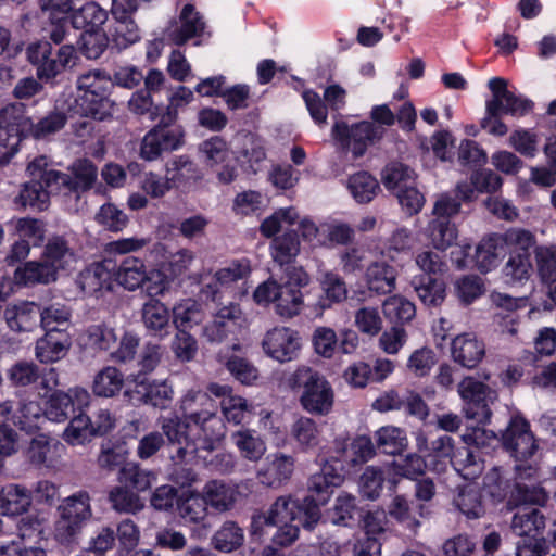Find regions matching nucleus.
Listing matches in <instances>:
<instances>
[{"instance_id":"obj_61","label":"nucleus","mask_w":556,"mask_h":556,"mask_svg":"<svg viewBox=\"0 0 556 556\" xmlns=\"http://www.w3.org/2000/svg\"><path fill=\"white\" fill-rule=\"evenodd\" d=\"M112 38L119 48H127L140 39L139 28L131 15L114 16Z\"/></svg>"},{"instance_id":"obj_13","label":"nucleus","mask_w":556,"mask_h":556,"mask_svg":"<svg viewBox=\"0 0 556 556\" xmlns=\"http://www.w3.org/2000/svg\"><path fill=\"white\" fill-rule=\"evenodd\" d=\"M184 131L180 127H153L142 139L140 155L147 161H154L164 152L178 149L182 143Z\"/></svg>"},{"instance_id":"obj_15","label":"nucleus","mask_w":556,"mask_h":556,"mask_svg":"<svg viewBox=\"0 0 556 556\" xmlns=\"http://www.w3.org/2000/svg\"><path fill=\"white\" fill-rule=\"evenodd\" d=\"M488 86L492 92V98L488 102L495 103L496 110L501 115L508 114L520 117L532 110L533 103L509 91L507 81L504 78L494 77L489 80Z\"/></svg>"},{"instance_id":"obj_24","label":"nucleus","mask_w":556,"mask_h":556,"mask_svg":"<svg viewBox=\"0 0 556 556\" xmlns=\"http://www.w3.org/2000/svg\"><path fill=\"white\" fill-rule=\"evenodd\" d=\"M8 378L14 387H27L40 382L46 390L56 386L54 369L49 375H42L39 367L33 362L21 361L13 364L8 370Z\"/></svg>"},{"instance_id":"obj_31","label":"nucleus","mask_w":556,"mask_h":556,"mask_svg":"<svg viewBox=\"0 0 556 556\" xmlns=\"http://www.w3.org/2000/svg\"><path fill=\"white\" fill-rule=\"evenodd\" d=\"M343 481L342 475L330 464H325L320 470L314 473L308 481V491L316 495H309L318 505L327 503L332 489Z\"/></svg>"},{"instance_id":"obj_60","label":"nucleus","mask_w":556,"mask_h":556,"mask_svg":"<svg viewBox=\"0 0 556 556\" xmlns=\"http://www.w3.org/2000/svg\"><path fill=\"white\" fill-rule=\"evenodd\" d=\"M199 151L206 166L215 168L229 159L227 142L218 136H214L199 146Z\"/></svg>"},{"instance_id":"obj_5","label":"nucleus","mask_w":556,"mask_h":556,"mask_svg":"<svg viewBox=\"0 0 556 556\" xmlns=\"http://www.w3.org/2000/svg\"><path fill=\"white\" fill-rule=\"evenodd\" d=\"M257 304H274L275 313L283 319L299 315L303 307V294L300 289L279 285L275 279L261 283L253 293Z\"/></svg>"},{"instance_id":"obj_54","label":"nucleus","mask_w":556,"mask_h":556,"mask_svg":"<svg viewBox=\"0 0 556 556\" xmlns=\"http://www.w3.org/2000/svg\"><path fill=\"white\" fill-rule=\"evenodd\" d=\"M428 236L437 250L445 251L456 241L457 229L451 220L434 217L429 222Z\"/></svg>"},{"instance_id":"obj_52","label":"nucleus","mask_w":556,"mask_h":556,"mask_svg":"<svg viewBox=\"0 0 556 556\" xmlns=\"http://www.w3.org/2000/svg\"><path fill=\"white\" fill-rule=\"evenodd\" d=\"M67 119V114L55 108L37 123H30L29 132L35 139H47L61 131L65 127Z\"/></svg>"},{"instance_id":"obj_27","label":"nucleus","mask_w":556,"mask_h":556,"mask_svg":"<svg viewBox=\"0 0 556 556\" xmlns=\"http://www.w3.org/2000/svg\"><path fill=\"white\" fill-rule=\"evenodd\" d=\"M549 500L548 492L540 483L514 482L509 492L507 506L509 509L523 506H545Z\"/></svg>"},{"instance_id":"obj_34","label":"nucleus","mask_w":556,"mask_h":556,"mask_svg":"<svg viewBox=\"0 0 556 556\" xmlns=\"http://www.w3.org/2000/svg\"><path fill=\"white\" fill-rule=\"evenodd\" d=\"M454 469L466 480L478 478L484 469V460L478 447H458L451 459Z\"/></svg>"},{"instance_id":"obj_39","label":"nucleus","mask_w":556,"mask_h":556,"mask_svg":"<svg viewBox=\"0 0 556 556\" xmlns=\"http://www.w3.org/2000/svg\"><path fill=\"white\" fill-rule=\"evenodd\" d=\"M58 271L53 265L41 261H31L24 264L15 271V278L24 285L43 283L48 285L56 280Z\"/></svg>"},{"instance_id":"obj_57","label":"nucleus","mask_w":556,"mask_h":556,"mask_svg":"<svg viewBox=\"0 0 556 556\" xmlns=\"http://www.w3.org/2000/svg\"><path fill=\"white\" fill-rule=\"evenodd\" d=\"M71 309L60 303L40 309L39 321L46 332L67 330L71 323Z\"/></svg>"},{"instance_id":"obj_22","label":"nucleus","mask_w":556,"mask_h":556,"mask_svg":"<svg viewBox=\"0 0 556 556\" xmlns=\"http://www.w3.org/2000/svg\"><path fill=\"white\" fill-rule=\"evenodd\" d=\"M473 200V189L466 182H458L455 189L443 192L437 197L433 204L432 215L439 218L451 219L460 212L463 202Z\"/></svg>"},{"instance_id":"obj_40","label":"nucleus","mask_w":556,"mask_h":556,"mask_svg":"<svg viewBox=\"0 0 556 556\" xmlns=\"http://www.w3.org/2000/svg\"><path fill=\"white\" fill-rule=\"evenodd\" d=\"M156 480V473L142 468L137 463H127L118 471V482L135 492H143L151 488Z\"/></svg>"},{"instance_id":"obj_9","label":"nucleus","mask_w":556,"mask_h":556,"mask_svg":"<svg viewBox=\"0 0 556 556\" xmlns=\"http://www.w3.org/2000/svg\"><path fill=\"white\" fill-rule=\"evenodd\" d=\"M264 353L279 362L288 363L298 358L302 348L300 333L290 327H274L262 340Z\"/></svg>"},{"instance_id":"obj_43","label":"nucleus","mask_w":556,"mask_h":556,"mask_svg":"<svg viewBox=\"0 0 556 556\" xmlns=\"http://www.w3.org/2000/svg\"><path fill=\"white\" fill-rule=\"evenodd\" d=\"M531 271V253L526 252H509L508 260L502 268L503 279L507 285L528 280Z\"/></svg>"},{"instance_id":"obj_46","label":"nucleus","mask_w":556,"mask_h":556,"mask_svg":"<svg viewBox=\"0 0 556 556\" xmlns=\"http://www.w3.org/2000/svg\"><path fill=\"white\" fill-rule=\"evenodd\" d=\"M147 277L144 263L137 257L125 258L116 273L117 282L130 291L141 287Z\"/></svg>"},{"instance_id":"obj_32","label":"nucleus","mask_w":556,"mask_h":556,"mask_svg":"<svg viewBox=\"0 0 556 556\" xmlns=\"http://www.w3.org/2000/svg\"><path fill=\"white\" fill-rule=\"evenodd\" d=\"M40 307L33 302L10 305L4 311V319L13 331H31L38 325Z\"/></svg>"},{"instance_id":"obj_55","label":"nucleus","mask_w":556,"mask_h":556,"mask_svg":"<svg viewBox=\"0 0 556 556\" xmlns=\"http://www.w3.org/2000/svg\"><path fill=\"white\" fill-rule=\"evenodd\" d=\"M300 252V241L295 232H286L271 242V256L280 266L291 264Z\"/></svg>"},{"instance_id":"obj_19","label":"nucleus","mask_w":556,"mask_h":556,"mask_svg":"<svg viewBox=\"0 0 556 556\" xmlns=\"http://www.w3.org/2000/svg\"><path fill=\"white\" fill-rule=\"evenodd\" d=\"M128 382L135 384L134 392L137 394V400L144 404L164 409L172 401L173 389L165 381L149 382L143 375L137 374L130 375Z\"/></svg>"},{"instance_id":"obj_33","label":"nucleus","mask_w":556,"mask_h":556,"mask_svg":"<svg viewBox=\"0 0 556 556\" xmlns=\"http://www.w3.org/2000/svg\"><path fill=\"white\" fill-rule=\"evenodd\" d=\"M251 273V264L247 258L231 262L228 266L220 268L214 274L215 282L205 285L201 292L216 302L218 298L217 283L226 286L238 280L245 279Z\"/></svg>"},{"instance_id":"obj_3","label":"nucleus","mask_w":556,"mask_h":556,"mask_svg":"<svg viewBox=\"0 0 556 556\" xmlns=\"http://www.w3.org/2000/svg\"><path fill=\"white\" fill-rule=\"evenodd\" d=\"M91 497L80 490L65 497L58 507V519L54 522V539L63 544L75 543L86 523L92 518Z\"/></svg>"},{"instance_id":"obj_36","label":"nucleus","mask_w":556,"mask_h":556,"mask_svg":"<svg viewBox=\"0 0 556 556\" xmlns=\"http://www.w3.org/2000/svg\"><path fill=\"white\" fill-rule=\"evenodd\" d=\"M31 504L30 491L20 484H8L0 490V513L16 516L28 510Z\"/></svg>"},{"instance_id":"obj_58","label":"nucleus","mask_w":556,"mask_h":556,"mask_svg":"<svg viewBox=\"0 0 556 556\" xmlns=\"http://www.w3.org/2000/svg\"><path fill=\"white\" fill-rule=\"evenodd\" d=\"M212 404L207 392L200 389H189L180 400V410L182 417L193 421L198 416H202L203 412H208V405Z\"/></svg>"},{"instance_id":"obj_38","label":"nucleus","mask_w":556,"mask_h":556,"mask_svg":"<svg viewBox=\"0 0 556 556\" xmlns=\"http://www.w3.org/2000/svg\"><path fill=\"white\" fill-rule=\"evenodd\" d=\"M14 203L22 208L30 207L34 211H45L50 204L49 191L40 180H30L21 186Z\"/></svg>"},{"instance_id":"obj_37","label":"nucleus","mask_w":556,"mask_h":556,"mask_svg":"<svg viewBox=\"0 0 556 556\" xmlns=\"http://www.w3.org/2000/svg\"><path fill=\"white\" fill-rule=\"evenodd\" d=\"M505 253L503 240L497 235L483 238L476 248L475 263L478 270L489 273L498 264Z\"/></svg>"},{"instance_id":"obj_21","label":"nucleus","mask_w":556,"mask_h":556,"mask_svg":"<svg viewBox=\"0 0 556 556\" xmlns=\"http://www.w3.org/2000/svg\"><path fill=\"white\" fill-rule=\"evenodd\" d=\"M72 346L67 330L50 331L37 340L35 355L41 363L49 364L64 358Z\"/></svg>"},{"instance_id":"obj_51","label":"nucleus","mask_w":556,"mask_h":556,"mask_svg":"<svg viewBox=\"0 0 556 556\" xmlns=\"http://www.w3.org/2000/svg\"><path fill=\"white\" fill-rule=\"evenodd\" d=\"M123 384L122 372L113 366H108L96 375L92 391L97 396L112 397L122 390Z\"/></svg>"},{"instance_id":"obj_44","label":"nucleus","mask_w":556,"mask_h":556,"mask_svg":"<svg viewBox=\"0 0 556 556\" xmlns=\"http://www.w3.org/2000/svg\"><path fill=\"white\" fill-rule=\"evenodd\" d=\"M244 541L243 530L232 520L225 521L214 533L211 544L220 553H231L238 549Z\"/></svg>"},{"instance_id":"obj_42","label":"nucleus","mask_w":556,"mask_h":556,"mask_svg":"<svg viewBox=\"0 0 556 556\" xmlns=\"http://www.w3.org/2000/svg\"><path fill=\"white\" fill-rule=\"evenodd\" d=\"M42 258L53 265L56 271L65 267L74 260V251L63 236H51L42 253Z\"/></svg>"},{"instance_id":"obj_1","label":"nucleus","mask_w":556,"mask_h":556,"mask_svg":"<svg viewBox=\"0 0 556 556\" xmlns=\"http://www.w3.org/2000/svg\"><path fill=\"white\" fill-rule=\"evenodd\" d=\"M285 384L291 391L302 390L299 402L306 413L324 417L332 412L334 391L330 382L311 367H298L286 377Z\"/></svg>"},{"instance_id":"obj_12","label":"nucleus","mask_w":556,"mask_h":556,"mask_svg":"<svg viewBox=\"0 0 556 556\" xmlns=\"http://www.w3.org/2000/svg\"><path fill=\"white\" fill-rule=\"evenodd\" d=\"M192 425L198 429L197 437L193 438L197 446L195 457L206 462V457L201 453H211L218 446L226 434L225 425L214 410L203 412L202 416H198L192 421Z\"/></svg>"},{"instance_id":"obj_62","label":"nucleus","mask_w":556,"mask_h":556,"mask_svg":"<svg viewBox=\"0 0 556 556\" xmlns=\"http://www.w3.org/2000/svg\"><path fill=\"white\" fill-rule=\"evenodd\" d=\"M455 506L469 518H479L483 513L481 493L478 488L467 485L454 497Z\"/></svg>"},{"instance_id":"obj_14","label":"nucleus","mask_w":556,"mask_h":556,"mask_svg":"<svg viewBox=\"0 0 556 556\" xmlns=\"http://www.w3.org/2000/svg\"><path fill=\"white\" fill-rule=\"evenodd\" d=\"M0 416L5 420L12 419L21 430L33 433L42 428L46 416L40 404L36 401L22 400L16 409L11 402L0 404Z\"/></svg>"},{"instance_id":"obj_64","label":"nucleus","mask_w":556,"mask_h":556,"mask_svg":"<svg viewBox=\"0 0 556 556\" xmlns=\"http://www.w3.org/2000/svg\"><path fill=\"white\" fill-rule=\"evenodd\" d=\"M88 422V415L79 414L74 417L63 432V440L72 446L84 445L90 442L93 434Z\"/></svg>"},{"instance_id":"obj_11","label":"nucleus","mask_w":556,"mask_h":556,"mask_svg":"<svg viewBox=\"0 0 556 556\" xmlns=\"http://www.w3.org/2000/svg\"><path fill=\"white\" fill-rule=\"evenodd\" d=\"M387 513L403 528L417 533L421 527V520L431 516L430 507L418 505L405 494L395 493L387 505Z\"/></svg>"},{"instance_id":"obj_20","label":"nucleus","mask_w":556,"mask_h":556,"mask_svg":"<svg viewBox=\"0 0 556 556\" xmlns=\"http://www.w3.org/2000/svg\"><path fill=\"white\" fill-rule=\"evenodd\" d=\"M293 469L292 456L276 453L266 458L265 464L257 471V478L263 485L279 488L291 478Z\"/></svg>"},{"instance_id":"obj_23","label":"nucleus","mask_w":556,"mask_h":556,"mask_svg":"<svg viewBox=\"0 0 556 556\" xmlns=\"http://www.w3.org/2000/svg\"><path fill=\"white\" fill-rule=\"evenodd\" d=\"M141 321L152 337L164 339L170 333L169 311L164 303L156 299H151L142 305Z\"/></svg>"},{"instance_id":"obj_18","label":"nucleus","mask_w":556,"mask_h":556,"mask_svg":"<svg viewBox=\"0 0 556 556\" xmlns=\"http://www.w3.org/2000/svg\"><path fill=\"white\" fill-rule=\"evenodd\" d=\"M451 354L455 363L472 369L483 359L485 345L475 333L465 332L453 339Z\"/></svg>"},{"instance_id":"obj_26","label":"nucleus","mask_w":556,"mask_h":556,"mask_svg":"<svg viewBox=\"0 0 556 556\" xmlns=\"http://www.w3.org/2000/svg\"><path fill=\"white\" fill-rule=\"evenodd\" d=\"M26 54L30 64L36 67L38 79L50 80L60 74L56 58L50 42L39 41L31 43L28 46Z\"/></svg>"},{"instance_id":"obj_2","label":"nucleus","mask_w":556,"mask_h":556,"mask_svg":"<svg viewBox=\"0 0 556 556\" xmlns=\"http://www.w3.org/2000/svg\"><path fill=\"white\" fill-rule=\"evenodd\" d=\"M320 518L318 505L312 497H305L300 504L290 495H282L271 504L266 513L253 517L252 534L263 536L271 525L299 522L306 529H313Z\"/></svg>"},{"instance_id":"obj_17","label":"nucleus","mask_w":556,"mask_h":556,"mask_svg":"<svg viewBox=\"0 0 556 556\" xmlns=\"http://www.w3.org/2000/svg\"><path fill=\"white\" fill-rule=\"evenodd\" d=\"M204 28L203 17L192 4L188 3L182 8L178 21L172 22L166 33L169 40L180 46L189 39L202 35Z\"/></svg>"},{"instance_id":"obj_41","label":"nucleus","mask_w":556,"mask_h":556,"mask_svg":"<svg viewBox=\"0 0 556 556\" xmlns=\"http://www.w3.org/2000/svg\"><path fill=\"white\" fill-rule=\"evenodd\" d=\"M231 440L240 455L250 462L260 460L266 452L264 440L253 430H238L231 434Z\"/></svg>"},{"instance_id":"obj_30","label":"nucleus","mask_w":556,"mask_h":556,"mask_svg":"<svg viewBox=\"0 0 556 556\" xmlns=\"http://www.w3.org/2000/svg\"><path fill=\"white\" fill-rule=\"evenodd\" d=\"M397 270L384 261L372 262L365 271L368 289L377 294H389L396 287Z\"/></svg>"},{"instance_id":"obj_16","label":"nucleus","mask_w":556,"mask_h":556,"mask_svg":"<svg viewBox=\"0 0 556 556\" xmlns=\"http://www.w3.org/2000/svg\"><path fill=\"white\" fill-rule=\"evenodd\" d=\"M241 483H227L223 480H211L206 482L202 494L207 503L218 513L231 510L242 497Z\"/></svg>"},{"instance_id":"obj_6","label":"nucleus","mask_w":556,"mask_h":556,"mask_svg":"<svg viewBox=\"0 0 556 556\" xmlns=\"http://www.w3.org/2000/svg\"><path fill=\"white\" fill-rule=\"evenodd\" d=\"M457 391L464 401L463 412L467 419L478 424L490 421L492 416L490 404L497 399L494 390L472 377H466L458 383Z\"/></svg>"},{"instance_id":"obj_10","label":"nucleus","mask_w":556,"mask_h":556,"mask_svg":"<svg viewBox=\"0 0 556 556\" xmlns=\"http://www.w3.org/2000/svg\"><path fill=\"white\" fill-rule=\"evenodd\" d=\"M504 448L517 460L527 462L536 450L538 444L533 433L530 431L529 424L519 417L510 420L508 427L502 434Z\"/></svg>"},{"instance_id":"obj_47","label":"nucleus","mask_w":556,"mask_h":556,"mask_svg":"<svg viewBox=\"0 0 556 556\" xmlns=\"http://www.w3.org/2000/svg\"><path fill=\"white\" fill-rule=\"evenodd\" d=\"M376 444L390 455L401 454L408 446L406 431L395 426H383L375 432Z\"/></svg>"},{"instance_id":"obj_59","label":"nucleus","mask_w":556,"mask_h":556,"mask_svg":"<svg viewBox=\"0 0 556 556\" xmlns=\"http://www.w3.org/2000/svg\"><path fill=\"white\" fill-rule=\"evenodd\" d=\"M78 50L90 60L99 59L105 51L109 38L102 29H87L78 40Z\"/></svg>"},{"instance_id":"obj_7","label":"nucleus","mask_w":556,"mask_h":556,"mask_svg":"<svg viewBox=\"0 0 556 556\" xmlns=\"http://www.w3.org/2000/svg\"><path fill=\"white\" fill-rule=\"evenodd\" d=\"M163 438L167 439L176 451L170 455L174 464H184L190 457H195V440L191 437L192 421L177 415L162 417L159 420Z\"/></svg>"},{"instance_id":"obj_4","label":"nucleus","mask_w":556,"mask_h":556,"mask_svg":"<svg viewBox=\"0 0 556 556\" xmlns=\"http://www.w3.org/2000/svg\"><path fill=\"white\" fill-rule=\"evenodd\" d=\"M77 89L85 105L80 115L105 121L112 116L114 101L110 99L113 89L112 78L101 70L89 71L77 78Z\"/></svg>"},{"instance_id":"obj_28","label":"nucleus","mask_w":556,"mask_h":556,"mask_svg":"<svg viewBox=\"0 0 556 556\" xmlns=\"http://www.w3.org/2000/svg\"><path fill=\"white\" fill-rule=\"evenodd\" d=\"M545 527V515L539 508L530 506L517 508L510 523L511 531L519 538L539 536L543 533Z\"/></svg>"},{"instance_id":"obj_8","label":"nucleus","mask_w":556,"mask_h":556,"mask_svg":"<svg viewBox=\"0 0 556 556\" xmlns=\"http://www.w3.org/2000/svg\"><path fill=\"white\" fill-rule=\"evenodd\" d=\"M383 134L382 127L367 121L351 126L344 122H337L332 127L333 138L344 148H351L354 159L363 156L368 146L380 140Z\"/></svg>"},{"instance_id":"obj_56","label":"nucleus","mask_w":556,"mask_h":556,"mask_svg":"<svg viewBox=\"0 0 556 556\" xmlns=\"http://www.w3.org/2000/svg\"><path fill=\"white\" fill-rule=\"evenodd\" d=\"M381 180L388 190L396 192L414 182L415 172L403 163L391 162L383 168Z\"/></svg>"},{"instance_id":"obj_35","label":"nucleus","mask_w":556,"mask_h":556,"mask_svg":"<svg viewBox=\"0 0 556 556\" xmlns=\"http://www.w3.org/2000/svg\"><path fill=\"white\" fill-rule=\"evenodd\" d=\"M290 437L302 452L313 451L321 442V431L317 422L305 416H301L291 425Z\"/></svg>"},{"instance_id":"obj_49","label":"nucleus","mask_w":556,"mask_h":556,"mask_svg":"<svg viewBox=\"0 0 556 556\" xmlns=\"http://www.w3.org/2000/svg\"><path fill=\"white\" fill-rule=\"evenodd\" d=\"M173 323L177 330H186L203 319L201 305L192 300L185 299L173 306Z\"/></svg>"},{"instance_id":"obj_63","label":"nucleus","mask_w":556,"mask_h":556,"mask_svg":"<svg viewBox=\"0 0 556 556\" xmlns=\"http://www.w3.org/2000/svg\"><path fill=\"white\" fill-rule=\"evenodd\" d=\"M167 175H170L174 186L189 181L195 182L203 178L199 167L186 156L174 160L170 166L167 167Z\"/></svg>"},{"instance_id":"obj_29","label":"nucleus","mask_w":556,"mask_h":556,"mask_svg":"<svg viewBox=\"0 0 556 556\" xmlns=\"http://www.w3.org/2000/svg\"><path fill=\"white\" fill-rule=\"evenodd\" d=\"M410 285L419 301L428 308L439 307L445 301L446 285L438 277L417 275Z\"/></svg>"},{"instance_id":"obj_45","label":"nucleus","mask_w":556,"mask_h":556,"mask_svg":"<svg viewBox=\"0 0 556 556\" xmlns=\"http://www.w3.org/2000/svg\"><path fill=\"white\" fill-rule=\"evenodd\" d=\"M108 500L111 507L119 514L135 515L144 507V503L139 494L122 483L110 490Z\"/></svg>"},{"instance_id":"obj_50","label":"nucleus","mask_w":556,"mask_h":556,"mask_svg":"<svg viewBox=\"0 0 556 556\" xmlns=\"http://www.w3.org/2000/svg\"><path fill=\"white\" fill-rule=\"evenodd\" d=\"M348 189L358 203H368L376 197L380 187L372 175L358 172L349 177Z\"/></svg>"},{"instance_id":"obj_48","label":"nucleus","mask_w":556,"mask_h":556,"mask_svg":"<svg viewBox=\"0 0 556 556\" xmlns=\"http://www.w3.org/2000/svg\"><path fill=\"white\" fill-rule=\"evenodd\" d=\"M71 18L74 28L102 29V25L108 20V12L96 2H87L81 8L74 10Z\"/></svg>"},{"instance_id":"obj_25","label":"nucleus","mask_w":556,"mask_h":556,"mask_svg":"<svg viewBox=\"0 0 556 556\" xmlns=\"http://www.w3.org/2000/svg\"><path fill=\"white\" fill-rule=\"evenodd\" d=\"M62 445L45 434L33 438L26 450L27 460L37 468H55Z\"/></svg>"},{"instance_id":"obj_53","label":"nucleus","mask_w":556,"mask_h":556,"mask_svg":"<svg viewBox=\"0 0 556 556\" xmlns=\"http://www.w3.org/2000/svg\"><path fill=\"white\" fill-rule=\"evenodd\" d=\"M382 309L386 318L394 324H405L416 315L415 304L402 295H392L384 300Z\"/></svg>"}]
</instances>
